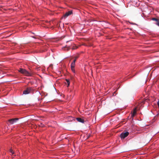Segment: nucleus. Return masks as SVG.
I'll return each mask as SVG.
<instances>
[{"mask_svg":"<svg viewBox=\"0 0 159 159\" xmlns=\"http://www.w3.org/2000/svg\"><path fill=\"white\" fill-rule=\"evenodd\" d=\"M19 71L21 73L24 74L25 75L27 76H31V74L29 72L26 70L23 69H20Z\"/></svg>","mask_w":159,"mask_h":159,"instance_id":"nucleus-1","label":"nucleus"},{"mask_svg":"<svg viewBox=\"0 0 159 159\" xmlns=\"http://www.w3.org/2000/svg\"><path fill=\"white\" fill-rule=\"evenodd\" d=\"M33 89L32 88H28L26 90H24L23 92V94H27L32 92Z\"/></svg>","mask_w":159,"mask_h":159,"instance_id":"nucleus-2","label":"nucleus"},{"mask_svg":"<svg viewBox=\"0 0 159 159\" xmlns=\"http://www.w3.org/2000/svg\"><path fill=\"white\" fill-rule=\"evenodd\" d=\"M72 14V11L70 10L66 12L63 16L62 18H66L68 16H70Z\"/></svg>","mask_w":159,"mask_h":159,"instance_id":"nucleus-3","label":"nucleus"},{"mask_svg":"<svg viewBox=\"0 0 159 159\" xmlns=\"http://www.w3.org/2000/svg\"><path fill=\"white\" fill-rule=\"evenodd\" d=\"M75 60H74L72 62L71 65V70L72 72L74 73L75 74Z\"/></svg>","mask_w":159,"mask_h":159,"instance_id":"nucleus-4","label":"nucleus"},{"mask_svg":"<svg viewBox=\"0 0 159 159\" xmlns=\"http://www.w3.org/2000/svg\"><path fill=\"white\" fill-rule=\"evenodd\" d=\"M129 134V133L128 132L125 133H122L121 134L120 137L121 139H124L125 137L127 136Z\"/></svg>","mask_w":159,"mask_h":159,"instance_id":"nucleus-5","label":"nucleus"},{"mask_svg":"<svg viewBox=\"0 0 159 159\" xmlns=\"http://www.w3.org/2000/svg\"><path fill=\"white\" fill-rule=\"evenodd\" d=\"M19 119L18 118L11 119L8 120V121L11 124H13L16 123V121L18 120Z\"/></svg>","mask_w":159,"mask_h":159,"instance_id":"nucleus-6","label":"nucleus"},{"mask_svg":"<svg viewBox=\"0 0 159 159\" xmlns=\"http://www.w3.org/2000/svg\"><path fill=\"white\" fill-rule=\"evenodd\" d=\"M136 108H134L133 112L131 114V116L133 117L135 115L136 112Z\"/></svg>","mask_w":159,"mask_h":159,"instance_id":"nucleus-7","label":"nucleus"},{"mask_svg":"<svg viewBox=\"0 0 159 159\" xmlns=\"http://www.w3.org/2000/svg\"><path fill=\"white\" fill-rule=\"evenodd\" d=\"M76 119L78 121L82 123H84V120L83 119H82L80 118H76Z\"/></svg>","mask_w":159,"mask_h":159,"instance_id":"nucleus-8","label":"nucleus"},{"mask_svg":"<svg viewBox=\"0 0 159 159\" xmlns=\"http://www.w3.org/2000/svg\"><path fill=\"white\" fill-rule=\"evenodd\" d=\"M66 81L67 83V87H68L69 86L70 84V80H69L67 79H66Z\"/></svg>","mask_w":159,"mask_h":159,"instance_id":"nucleus-9","label":"nucleus"},{"mask_svg":"<svg viewBox=\"0 0 159 159\" xmlns=\"http://www.w3.org/2000/svg\"><path fill=\"white\" fill-rule=\"evenodd\" d=\"M152 20L155 21L156 22L158 21V20L156 18H153L152 19Z\"/></svg>","mask_w":159,"mask_h":159,"instance_id":"nucleus-10","label":"nucleus"},{"mask_svg":"<svg viewBox=\"0 0 159 159\" xmlns=\"http://www.w3.org/2000/svg\"><path fill=\"white\" fill-rule=\"evenodd\" d=\"M10 152L12 154H14V152L11 149L10 150Z\"/></svg>","mask_w":159,"mask_h":159,"instance_id":"nucleus-11","label":"nucleus"},{"mask_svg":"<svg viewBox=\"0 0 159 159\" xmlns=\"http://www.w3.org/2000/svg\"><path fill=\"white\" fill-rule=\"evenodd\" d=\"M156 24L159 26V21L158 20V21L156 22Z\"/></svg>","mask_w":159,"mask_h":159,"instance_id":"nucleus-12","label":"nucleus"},{"mask_svg":"<svg viewBox=\"0 0 159 159\" xmlns=\"http://www.w3.org/2000/svg\"><path fill=\"white\" fill-rule=\"evenodd\" d=\"M75 59L74 60H75V61H76V60L78 59V56H76L75 57Z\"/></svg>","mask_w":159,"mask_h":159,"instance_id":"nucleus-13","label":"nucleus"},{"mask_svg":"<svg viewBox=\"0 0 159 159\" xmlns=\"http://www.w3.org/2000/svg\"><path fill=\"white\" fill-rule=\"evenodd\" d=\"M157 105H158V108L159 109V99L158 100V101L157 102Z\"/></svg>","mask_w":159,"mask_h":159,"instance_id":"nucleus-14","label":"nucleus"},{"mask_svg":"<svg viewBox=\"0 0 159 159\" xmlns=\"http://www.w3.org/2000/svg\"><path fill=\"white\" fill-rule=\"evenodd\" d=\"M116 93V91H115V92L114 93H113V95H114V93Z\"/></svg>","mask_w":159,"mask_h":159,"instance_id":"nucleus-15","label":"nucleus"}]
</instances>
